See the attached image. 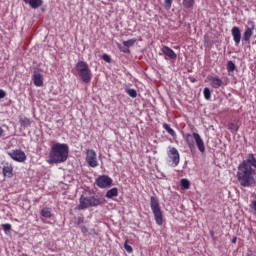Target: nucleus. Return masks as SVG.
Listing matches in <instances>:
<instances>
[{
    "label": "nucleus",
    "instance_id": "32",
    "mask_svg": "<svg viewBox=\"0 0 256 256\" xmlns=\"http://www.w3.org/2000/svg\"><path fill=\"white\" fill-rule=\"evenodd\" d=\"M102 59H103V61H105L106 63H111V57H109V55H107V54H104V55L102 56Z\"/></svg>",
    "mask_w": 256,
    "mask_h": 256
},
{
    "label": "nucleus",
    "instance_id": "6",
    "mask_svg": "<svg viewBox=\"0 0 256 256\" xmlns=\"http://www.w3.org/2000/svg\"><path fill=\"white\" fill-rule=\"evenodd\" d=\"M150 208L154 215L156 225H163V211L161 210V205H159L157 197H150Z\"/></svg>",
    "mask_w": 256,
    "mask_h": 256
},
{
    "label": "nucleus",
    "instance_id": "30",
    "mask_svg": "<svg viewBox=\"0 0 256 256\" xmlns=\"http://www.w3.org/2000/svg\"><path fill=\"white\" fill-rule=\"evenodd\" d=\"M124 249L127 251V253H131L133 251V247L127 244V242L124 243Z\"/></svg>",
    "mask_w": 256,
    "mask_h": 256
},
{
    "label": "nucleus",
    "instance_id": "2",
    "mask_svg": "<svg viewBox=\"0 0 256 256\" xmlns=\"http://www.w3.org/2000/svg\"><path fill=\"white\" fill-rule=\"evenodd\" d=\"M69 157V146L67 144H54L49 153L50 163H65Z\"/></svg>",
    "mask_w": 256,
    "mask_h": 256
},
{
    "label": "nucleus",
    "instance_id": "21",
    "mask_svg": "<svg viewBox=\"0 0 256 256\" xmlns=\"http://www.w3.org/2000/svg\"><path fill=\"white\" fill-rule=\"evenodd\" d=\"M41 216L45 217V219H51V217H53V214L51 213V208H43L41 210Z\"/></svg>",
    "mask_w": 256,
    "mask_h": 256
},
{
    "label": "nucleus",
    "instance_id": "16",
    "mask_svg": "<svg viewBox=\"0 0 256 256\" xmlns=\"http://www.w3.org/2000/svg\"><path fill=\"white\" fill-rule=\"evenodd\" d=\"M253 31H255V24L252 23V27H248L245 29L243 33V40L251 41V37H253Z\"/></svg>",
    "mask_w": 256,
    "mask_h": 256
},
{
    "label": "nucleus",
    "instance_id": "18",
    "mask_svg": "<svg viewBox=\"0 0 256 256\" xmlns=\"http://www.w3.org/2000/svg\"><path fill=\"white\" fill-rule=\"evenodd\" d=\"M113 197H119V189L111 188L106 192V195H105L106 199H113Z\"/></svg>",
    "mask_w": 256,
    "mask_h": 256
},
{
    "label": "nucleus",
    "instance_id": "7",
    "mask_svg": "<svg viewBox=\"0 0 256 256\" xmlns=\"http://www.w3.org/2000/svg\"><path fill=\"white\" fill-rule=\"evenodd\" d=\"M9 157L13 159V161H16L17 163H24V161H27V155L25 152L21 149H16L8 152Z\"/></svg>",
    "mask_w": 256,
    "mask_h": 256
},
{
    "label": "nucleus",
    "instance_id": "17",
    "mask_svg": "<svg viewBox=\"0 0 256 256\" xmlns=\"http://www.w3.org/2000/svg\"><path fill=\"white\" fill-rule=\"evenodd\" d=\"M2 173L4 177H8V179L13 178V166L11 164H6L3 166Z\"/></svg>",
    "mask_w": 256,
    "mask_h": 256
},
{
    "label": "nucleus",
    "instance_id": "23",
    "mask_svg": "<svg viewBox=\"0 0 256 256\" xmlns=\"http://www.w3.org/2000/svg\"><path fill=\"white\" fill-rule=\"evenodd\" d=\"M228 129L232 133H237V131H239V125L237 123L231 122L228 124Z\"/></svg>",
    "mask_w": 256,
    "mask_h": 256
},
{
    "label": "nucleus",
    "instance_id": "33",
    "mask_svg": "<svg viewBox=\"0 0 256 256\" xmlns=\"http://www.w3.org/2000/svg\"><path fill=\"white\" fill-rule=\"evenodd\" d=\"M82 223H85V218L84 217H78L77 225H81Z\"/></svg>",
    "mask_w": 256,
    "mask_h": 256
},
{
    "label": "nucleus",
    "instance_id": "39",
    "mask_svg": "<svg viewBox=\"0 0 256 256\" xmlns=\"http://www.w3.org/2000/svg\"><path fill=\"white\" fill-rule=\"evenodd\" d=\"M247 256H255V255H253V254H248Z\"/></svg>",
    "mask_w": 256,
    "mask_h": 256
},
{
    "label": "nucleus",
    "instance_id": "27",
    "mask_svg": "<svg viewBox=\"0 0 256 256\" xmlns=\"http://www.w3.org/2000/svg\"><path fill=\"white\" fill-rule=\"evenodd\" d=\"M203 95H204V98L209 101V99H211V90L209 88H204L203 90Z\"/></svg>",
    "mask_w": 256,
    "mask_h": 256
},
{
    "label": "nucleus",
    "instance_id": "4",
    "mask_svg": "<svg viewBox=\"0 0 256 256\" xmlns=\"http://www.w3.org/2000/svg\"><path fill=\"white\" fill-rule=\"evenodd\" d=\"M75 69L83 83H91V79H93V73L91 72V68H89V64L85 61H78L76 63Z\"/></svg>",
    "mask_w": 256,
    "mask_h": 256
},
{
    "label": "nucleus",
    "instance_id": "36",
    "mask_svg": "<svg viewBox=\"0 0 256 256\" xmlns=\"http://www.w3.org/2000/svg\"><path fill=\"white\" fill-rule=\"evenodd\" d=\"M5 135V130L0 126V139Z\"/></svg>",
    "mask_w": 256,
    "mask_h": 256
},
{
    "label": "nucleus",
    "instance_id": "31",
    "mask_svg": "<svg viewBox=\"0 0 256 256\" xmlns=\"http://www.w3.org/2000/svg\"><path fill=\"white\" fill-rule=\"evenodd\" d=\"M165 7L167 9H171V5L173 4V0H164Z\"/></svg>",
    "mask_w": 256,
    "mask_h": 256
},
{
    "label": "nucleus",
    "instance_id": "11",
    "mask_svg": "<svg viewBox=\"0 0 256 256\" xmlns=\"http://www.w3.org/2000/svg\"><path fill=\"white\" fill-rule=\"evenodd\" d=\"M32 81L35 87H43V74L39 69H35L32 75Z\"/></svg>",
    "mask_w": 256,
    "mask_h": 256
},
{
    "label": "nucleus",
    "instance_id": "1",
    "mask_svg": "<svg viewBox=\"0 0 256 256\" xmlns=\"http://www.w3.org/2000/svg\"><path fill=\"white\" fill-rule=\"evenodd\" d=\"M254 167V169H253ZM256 158L253 153H250L246 160H243L237 171V179L241 187H255L256 186Z\"/></svg>",
    "mask_w": 256,
    "mask_h": 256
},
{
    "label": "nucleus",
    "instance_id": "19",
    "mask_svg": "<svg viewBox=\"0 0 256 256\" xmlns=\"http://www.w3.org/2000/svg\"><path fill=\"white\" fill-rule=\"evenodd\" d=\"M19 123H20L21 127H30V125H31V123H33V121H31V119H29L27 117H20Z\"/></svg>",
    "mask_w": 256,
    "mask_h": 256
},
{
    "label": "nucleus",
    "instance_id": "15",
    "mask_svg": "<svg viewBox=\"0 0 256 256\" xmlns=\"http://www.w3.org/2000/svg\"><path fill=\"white\" fill-rule=\"evenodd\" d=\"M161 51L166 57H169V59H177V54L175 51L168 46H163Z\"/></svg>",
    "mask_w": 256,
    "mask_h": 256
},
{
    "label": "nucleus",
    "instance_id": "28",
    "mask_svg": "<svg viewBox=\"0 0 256 256\" xmlns=\"http://www.w3.org/2000/svg\"><path fill=\"white\" fill-rule=\"evenodd\" d=\"M235 68H236L235 63H233V61H228V63H227V71L229 73H231V72L235 71Z\"/></svg>",
    "mask_w": 256,
    "mask_h": 256
},
{
    "label": "nucleus",
    "instance_id": "20",
    "mask_svg": "<svg viewBox=\"0 0 256 256\" xmlns=\"http://www.w3.org/2000/svg\"><path fill=\"white\" fill-rule=\"evenodd\" d=\"M162 127L165 129V131H167V133H169V135H171V137H177V132H175V130H173L169 124L164 123Z\"/></svg>",
    "mask_w": 256,
    "mask_h": 256
},
{
    "label": "nucleus",
    "instance_id": "5",
    "mask_svg": "<svg viewBox=\"0 0 256 256\" xmlns=\"http://www.w3.org/2000/svg\"><path fill=\"white\" fill-rule=\"evenodd\" d=\"M186 143L190 149V151H193L195 149V143L198 147V151L200 153H205V143L203 142V139L201 138V135L199 133L194 132L193 134H186L185 135Z\"/></svg>",
    "mask_w": 256,
    "mask_h": 256
},
{
    "label": "nucleus",
    "instance_id": "3",
    "mask_svg": "<svg viewBox=\"0 0 256 256\" xmlns=\"http://www.w3.org/2000/svg\"><path fill=\"white\" fill-rule=\"evenodd\" d=\"M103 203H105V199L99 197L95 192L86 191L80 197L78 209L83 211L84 209H89V207H99Z\"/></svg>",
    "mask_w": 256,
    "mask_h": 256
},
{
    "label": "nucleus",
    "instance_id": "37",
    "mask_svg": "<svg viewBox=\"0 0 256 256\" xmlns=\"http://www.w3.org/2000/svg\"><path fill=\"white\" fill-rule=\"evenodd\" d=\"M231 243H233V244L237 243V237H234V238L232 239Z\"/></svg>",
    "mask_w": 256,
    "mask_h": 256
},
{
    "label": "nucleus",
    "instance_id": "9",
    "mask_svg": "<svg viewBox=\"0 0 256 256\" xmlns=\"http://www.w3.org/2000/svg\"><path fill=\"white\" fill-rule=\"evenodd\" d=\"M96 185L100 189H107L113 185V179L107 175H101L96 179Z\"/></svg>",
    "mask_w": 256,
    "mask_h": 256
},
{
    "label": "nucleus",
    "instance_id": "10",
    "mask_svg": "<svg viewBox=\"0 0 256 256\" xmlns=\"http://www.w3.org/2000/svg\"><path fill=\"white\" fill-rule=\"evenodd\" d=\"M169 159L172 161V167H177L181 161V155L179 150L175 147H171L167 153Z\"/></svg>",
    "mask_w": 256,
    "mask_h": 256
},
{
    "label": "nucleus",
    "instance_id": "22",
    "mask_svg": "<svg viewBox=\"0 0 256 256\" xmlns=\"http://www.w3.org/2000/svg\"><path fill=\"white\" fill-rule=\"evenodd\" d=\"M182 5L185 9H193L195 0H183Z\"/></svg>",
    "mask_w": 256,
    "mask_h": 256
},
{
    "label": "nucleus",
    "instance_id": "13",
    "mask_svg": "<svg viewBox=\"0 0 256 256\" xmlns=\"http://www.w3.org/2000/svg\"><path fill=\"white\" fill-rule=\"evenodd\" d=\"M208 81H210V85L213 89H219V87L223 85V80L219 77L208 76Z\"/></svg>",
    "mask_w": 256,
    "mask_h": 256
},
{
    "label": "nucleus",
    "instance_id": "34",
    "mask_svg": "<svg viewBox=\"0 0 256 256\" xmlns=\"http://www.w3.org/2000/svg\"><path fill=\"white\" fill-rule=\"evenodd\" d=\"M7 93H5V90L0 89V99H5V96Z\"/></svg>",
    "mask_w": 256,
    "mask_h": 256
},
{
    "label": "nucleus",
    "instance_id": "14",
    "mask_svg": "<svg viewBox=\"0 0 256 256\" xmlns=\"http://www.w3.org/2000/svg\"><path fill=\"white\" fill-rule=\"evenodd\" d=\"M26 5H29L31 9H39L43 6V0H23Z\"/></svg>",
    "mask_w": 256,
    "mask_h": 256
},
{
    "label": "nucleus",
    "instance_id": "38",
    "mask_svg": "<svg viewBox=\"0 0 256 256\" xmlns=\"http://www.w3.org/2000/svg\"><path fill=\"white\" fill-rule=\"evenodd\" d=\"M123 53H129V49L125 48L122 50Z\"/></svg>",
    "mask_w": 256,
    "mask_h": 256
},
{
    "label": "nucleus",
    "instance_id": "12",
    "mask_svg": "<svg viewBox=\"0 0 256 256\" xmlns=\"http://www.w3.org/2000/svg\"><path fill=\"white\" fill-rule=\"evenodd\" d=\"M231 35L235 45H239V43H241V29L237 26L232 27Z\"/></svg>",
    "mask_w": 256,
    "mask_h": 256
},
{
    "label": "nucleus",
    "instance_id": "29",
    "mask_svg": "<svg viewBox=\"0 0 256 256\" xmlns=\"http://www.w3.org/2000/svg\"><path fill=\"white\" fill-rule=\"evenodd\" d=\"M2 229H4V232L7 233L11 229V224H2Z\"/></svg>",
    "mask_w": 256,
    "mask_h": 256
},
{
    "label": "nucleus",
    "instance_id": "8",
    "mask_svg": "<svg viewBox=\"0 0 256 256\" xmlns=\"http://www.w3.org/2000/svg\"><path fill=\"white\" fill-rule=\"evenodd\" d=\"M86 163H88V166L92 168L99 166V161H97V152H95V150H86Z\"/></svg>",
    "mask_w": 256,
    "mask_h": 256
},
{
    "label": "nucleus",
    "instance_id": "25",
    "mask_svg": "<svg viewBox=\"0 0 256 256\" xmlns=\"http://www.w3.org/2000/svg\"><path fill=\"white\" fill-rule=\"evenodd\" d=\"M137 43V38H133L123 42L124 47H133Z\"/></svg>",
    "mask_w": 256,
    "mask_h": 256
},
{
    "label": "nucleus",
    "instance_id": "24",
    "mask_svg": "<svg viewBox=\"0 0 256 256\" xmlns=\"http://www.w3.org/2000/svg\"><path fill=\"white\" fill-rule=\"evenodd\" d=\"M181 189L187 190L189 187H191V182H189L187 179H182L180 181Z\"/></svg>",
    "mask_w": 256,
    "mask_h": 256
},
{
    "label": "nucleus",
    "instance_id": "26",
    "mask_svg": "<svg viewBox=\"0 0 256 256\" xmlns=\"http://www.w3.org/2000/svg\"><path fill=\"white\" fill-rule=\"evenodd\" d=\"M126 93L127 95H129V97H132V99H135V97H137V90L135 89L127 88Z\"/></svg>",
    "mask_w": 256,
    "mask_h": 256
},
{
    "label": "nucleus",
    "instance_id": "35",
    "mask_svg": "<svg viewBox=\"0 0 256 256\" xmlns=\"http://www.w3.org/2000/svg\"><path fill=\"white\" fill-rule=\"evenodd\" d=\"M80 229H81V232H82V233H88V231H89V229L87 228V226H81Z\"/></svg>",
    "mask_w": 256,
    "mask_h": 256
}]
</instances>
